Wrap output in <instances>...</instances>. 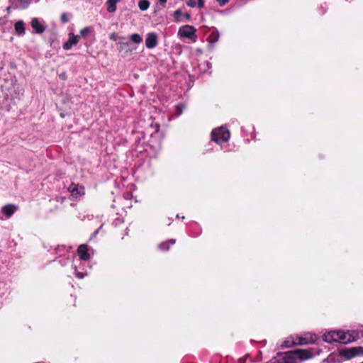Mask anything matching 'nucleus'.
Instances as JSON below:
<instances>
[{"instance_id": "19", "label": "nucleus", "mask_w": 363, "mask_h": 363, "mask_svg": "<svg viewBox=\"0 0 363 363\" xmlns=\"http://www.w3.org/2000/svg\"><path fill=\"white\" fill-rule=\"evenodd\" d=\"M92 29L89 27H86L80 30V34L82 36L84 37L89 33H91Z\"/></svg>"}, {"instance_id": "12", "label": "nucleus", "mask_w": 363, "mask_h": 363, "mask_svg": "<svg viewBox=\"0 0 363 363\" xmlns=\"http://www.w3.org/2000/svg\"><path fill=\"white\" fill-rule=\"evenodd\" d=\"M17 206L13 204H8L1 208V212L6 216H11L17 210Z\"/></svg>"}, {"instance_id": "9", "label": "nucleus", "mask_w": 363, "mask_h": 363, "mask_svg": "<svg viewBox=\"0 0 363 363\" xmlns=\"http://www.w3.org/2000/svg\"><path fill=\"white\" fill-rule=\"evenodd\" d=\"M78 255L81 259L88 260L90 258V255L88 252V248L86 245H81L77 249Z\"/></svg>"}, {"instance_id": "6", "label": "nucleus", "mask_w": 363, "mask_h": 363, "mask_svg": "<svg viewBox=\"0 0 363 363\" xmlns=\"http://www.w3.org/2000/svg\"><path fill=\"white\" fill-rule=\"evenodd\" d=\"M196 30L194 27L186 25L182 26L178 31V35L181 38H186L190 39L192 42L195 43L197 39L196 34Z\"/></svg>"}, {"instance_id": "15", "label": "nucleus", "mask_w": 363, "mask_h": 363, "mask_svg": "<svg viewBox=\"0 0 363 363\" xmlns=\"http://www.w3.org/2000/svg\"><path fill=\"white\" fill-rule=\"evenodd\" d=\"M150 1L147 0H140L138 2L139 9L143 11L147 10L150 7Z\"/></svg>"}, {"instance_id": "2", "label": "nucleus", "mask_w": 363, "mask_h": 363, "mask_svg": "<svg viewBox=\"0 0 363 363\" xmlns=\"http://www.w3.org/2000/svg\"><path fill=\"white\" fill-rule=\"evenodd\" d=\"M312 357L313 354L309 350H296L284 354L278 355L272 363H298V361L307 360Z\"/></svg>"}, {"instance_id": "11", "label": "nucleus", "mask_w": 363, "mask_h": 363, "mask_svg": "<svg viewBox=\"0 0 363 363\" xmlns=\"http://www.w3.org/2000/svg\"><path fill=\"white\" fill-rule=\"evenodd\" d=\"M31 26L35 30L36 33H43L45 28L44 26L39 21L37 18H33L31 21Z\"/></svg>"}, {"instance_id": "27", "label": "nucleus", "mask_w": 363, "mask_h": 363, "mask_svg": "<svg viewBox=\"0 0 363 363\" xmlns=\"http://www.w3.org/2000/svg\"><path fill=\"white\" fill-rule=\"evenodd\" d=\"M160 1L162 4H165L167 2V0H160Z\"/></svg>"}, {"instance_id": "16", "label": "nucleus", "mask_w": 363, "mask_h": 363, "mask_svg": "<svg viewBox=\"0 0 363 363\" xmlns=\"http://www.w3.org/2000/svg\"><path fill=\"white\" fill-rule=\"evenodd\" d=\"M108 11L110 13H113L116 10V1L113 0H108Z\"/></svg>"}, {"instance_id": "23", "label": "nucleus", "mask_w": 363, "mask_h": 363, "mask_svg": "<svg viewBox=\"0 0 363 363\" xmlns=\"http://www.w3.org/2000/svg\"><path fill=\"white\" fill-rule=\"evenodd\" d=\"M110 39L113 40H116L117 39V35L115 33H113L110 35Z\"/></svg>"}, {"instance_id": "14", "label": "nucleus", "mask_w": 363, "mask_h": 363, "mask_svg": "<svg viewBox=\"0 0 363 363\" xmlns=\"http://www.w3.org/2000/svg\"><path fill=\"white\" fill-rule=\"evenodd\" d=\"M186 4L190 7L199 6V8H203L204 6L203 0H189Z\"/></svg>"}, {"instance_id": "29", "label": "nucleus", "mask_w": 363, "mask_h": 363, "mask_svg": "<svg viewBox=\"0 0 363 363\" xmlns=\"http://www.w3.org/2000/svg\"><path fill=\"white\" fill-rule=\"evenodd\" d=\"M362 363H363V362H362Z\"/></svg>"}, {"instance_id": "4", "label": "nucleus", "mask_w": 363, "mask_h": 363, "mask_svg": "<svg viewBox=\"0 0 363 363\" xmlns=\"http://www.w3.org/2000/svg\"><path fill=\"white\" fill-rule=\"evenodd\" d=\"M318 340V336L315 334L306 333L300 337H289L282 344L284 347H290L296 345H306L314 343Z\"/></svg>"}, {"instance_id": "24", "label": "nucleus", "mask_w": 363, "mask_h": 363, "mask_svg": "<svg viewBox=\"0 0 363 363\" xmlns=\"http://www.w3.org/2000/svg\"><path fill=\"white\" fill-rule=\"evenodd\" d=\"M76 276L77 277H78L79 279H82L84 277V274L82 272H77L76 273Z\"/></svg>"}, {"instance_id": "18", "label": "nucleus", "mask_w": 363, "mask_h": 363, "mask_svg": "<svg viewBox=\"0 0 363 363\" xmlns=\"http://www.w3.org/2000/svg\"><path fill=\"white\" fill-rule=\"evenodd\" d=\"M131 40H133V42L138 44L141 43L143 39L139 34L135 33L131 35Z\"/></svg>"}, {"instance_id": "21", "label": "nucleus", "mask_w": 363, "mask_h": 363, "mask_svg": "<svg viewBox=\"0 0 363 363\" xmlns=\"http://www.w3.org/2000/svg\"><path fill=\"white\" fill-rule=\"evenodd\" d=\"M219 34L218 33H213L211 35V38L214 41L216 42L218 40Z\"/></svg>"}, {"instance_id": "5", "label": "nucleus", "mask_w": 363, "mask_h": 363, "mask_svg": "<svg viewBox=\"0 0 363 363\" xmlns=\"http://www.w3.org/2000/svg\"><path fill=\"white\" fill-rule=\"evenodd\" d=\"M230 132L223 127L213 130L211 133L212 140L217 143L226 142L230 138Z\"/></svg>"}, {"instance_id": "28", "label": "nucleus", "mask_w": 363, "mask_h": 363, "mask_svg": "<svg viewBox=\"0 0 363 363\" xmlns=\"http://www.w3.org/2000/svg\"><path fill=\"white\" fill-rule=\"evenodd\" d=\"M186 17L187 19H189L190 18V15L189 14H186Z\"/></svg>"}, {"instance_id": "3", "label": "nucleus", "mask_w": 363, "mask_h": 363, "mask_svg": "<svg viewBox=\"0 0 363 363\" xmlns=\"http://www.w3.org/2000/svg\"><path fill=\"white\" fill-rule=\"evenodd\" d=\"M337 358V362H342L344 360H349L357 357H363V347H352L348 348H343L338 350L337 354L332 355Z\"/></svg>"}, {"instance_id": "8", "label": "nucleus", "mask_w": 363, "mask_h": 363, "mask_svg": "<svg viewBox=\"0 0 363 363\" xmlns=\"http://www.w3.org/2000/svg\"><path fill=\"white\" fill-rule=\"evenodd\" d=\"M157 45V36L155 33L147 34L145 40V45L147 48H154Z\"/></svg>"}, {"instance_id": "25", "label": "nucleus", "mask_w": 363, "mask_h": 363, "mask_svg": "<svg viewBox=\"0 0 363 363\" xmlns=\"http://www.w3.org/2000/svg\"><path fill=\"white\" fill-rule=\"evenodd\" d=\"M61 19L64 22H67L68 21V18H67V16L65 14H62L61 16Z\"/></svg>"}, {"instance_id": "10", "label": "nucleus", "mask_w": 363, "mask_h": 363, "mask_svg": "<svg viewBox=\"0 0 363 363\" xmlns=\"http://www.w3.org/2000/svg\"><path fill=\"white\" fill-rule=\"evenodd\" d=\"M69 191L74 196H77L84 194V189L83 186H79L78 184H72L69 188Z\"/></svg>"}, {"instance_id": "20", "label": "nucleus", "mask_w": 363, "mask_h": 363, "mask_svg": "<svg viewBox=\"0 0 363 363\" xmlns=\"http://www.w3.org/2000/svg\"><path fill=\"white\" fill-rule=\"evenodd\" d=\"M182 13L181 10H177L174 11V16L175 17V18L177 21H179V18L182 16Z\"/></svg>"}, {"instance_id": "22", "label": "nucleus", "mask_w": 363, "mask_h": 363, "mask_svg": "<svg viewBox=\"0 0 363 363\" xmlns=\"http://www.w3.org/2000/svg\"><path fill=\"white\" fill-rule=\"evenodd\" d=\"M216 1L220 4V6H224L228 1V0H216Z\"/></svg>"}, {"instance_id": "7", "label": "nucleus", "mask_w": 363, "mask_h": 363, "mask_svg": "<svg viewBox=\"0 0 363 363\" xmlns=\"http://www.w3.org/2000/svg\"><path fill=\"white\" fill-rule=\"evenodd\" d=\"M79 39V35H75L73 33H69L68 40L63 45L64 50H70L74 45H76L78 43Z\"/></svg>"}, {"instance_id": "13", "label": "nucleus", "mask_w": 363, "mask_h": 363, "mask_svg": "<svg viewBox=\"0 0 363 363\" xmlns=\"http://www.w3.org/2000/svg\"><path fill=\"white\" fill-rule=\"evenodd\" d=\"M15 30L16 33L19 35H23L25 34V25L23 21H18L14 25Z\"/></svg>"}, {"instance_id": "17", "label": "nucleus", "mask_w": 363, "mask_h": 363, "mask_svg": "<svg viewBox=\"0 0 363 363\" xmlns=\"http://www.w3.org/2000/svg\"><path fill=\"white\" fill-rule=\"evenodd\" d=\"M169 243H171L172 245L174 244L175 243V240H170L167 242H163V243H161L159 246V247L162 250H169Z\"/></svg>"}, {"instance_id": "26", "label": "nucleus", "mask_w": 363, "mask_h": 363, "mask_svg": "<svg viewBox=\"0 0 363 363\" xmlns=\"http://www.w3.org/2000/svg\"><path fill=\"white\" fill-rule=\"evenodd\" d=\"M184 106L182 105H178L177 106V109L179 110V113H181L182 112V109L184 108Z\"/></svg>"}, {"instance_id": "1", "label": "nucleus", "mask_w": 363, "mask_h": 363, "mask_svg": "<svg viewBox=\"0 0 363 363\" xmlns=\"http://www.w3.org/2000/svg\"><path fill=\"white\" fill-rule=\"evenodd\" d=\"M362 330H332L323 335V340L328 343L339 342L348 344L356 341L359 337V333Z\"/></svg>"}]
</instances>
